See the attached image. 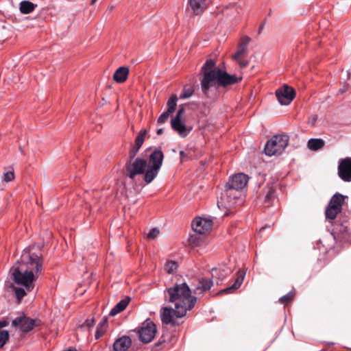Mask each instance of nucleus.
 Instances as JSON below:
<instances>
[{"mask_svg":"<svg viewBox=\"0 0 351 351\" xmlns=\"http://www.w3.org/2000/svg\"><path fill=\"white\" fill-rule=\"evenodd\" d=\"M164 159V154L159 149H155L149 155V165L145 158L137 157L134 160H126L124 174L132 180L137 176L144 175L147 184L151 183L159 173Z\"/></svg>","mask_w":351,"mask_h":351,"instance_id":"1","label":"nucleus"},{"mask_svg":"<svg viewBox=\"0 0 351 351\" xmlns=\"http://www.w3.org/2000/svg\"><path fill=\"white\" fill-rule=\"evenodd\" d=\"M164 298L166 302L174 303L176 308H186V312L191 310L197 302V298L191 295V290L186 282L167 288Z\"/></svg>","mask_w":351,"mask_h":351,"instance_id":"2","label":"nucleus"},{"mask_svg":"<svg viewBox=\"0 0 351 351\" xmlns=\"http://www.w3.org/2000/svg\"><path fill=\"white\" fill-rule=\"evenodd\" d=\"M202 76L200 79V86L202 94L205 97L211 98L210 91L212 88L217 89L218 86V78L214 60H207L201 69Z\"/></svg>","mask_w":351,"mask_h":351,"instance_id":"3","label":"nucleus"},{"mask_svg":"<svg viewBox=\"0 0 351 351\" xmlns=\"http://www.w3.org/2000/svg\"><path fill=\"white\" fill-rule=\"evenodd\" d=\"M289 136L287 134L274 135L267 141L264 152L267 156H272L281 154L289 144Z\"/></svg>","mask_w":351,"mask_h":351,"instance_id":"4","label":"nucleus"},{"mask_svg":"<svg viewBox=\"0 0 351 351\" xmlns=\"http://www.w3.org/2000/svg\"><path fill=\"white\" fill-rule=\"evenodd\" d=\"M42 266V255L31 254L29 252H25L19 262V267L27 269V272H32L34 276L41 273Z\"/></svg>","mask_w":351,"mask_h":351,"instance_id":"5","label":"nucleus"},{"mask_svg":"<svg viewBox=\"0 0 351 351\" xmlns=\"http://www.w3.org/2000/svg\"><path fill=\"white\" fill-rule=\"evenodd\" d=\"M12 278L15 283L25 287L31 291L34 287L35 276L32 272H27V269L20 267L16 265L12 268Z\"/></svg>","mask_w":351,"mask_h":351,"instance_id":"6","label":"nucleus"},{"mask_svg":"<svg viewBox=\"0 0 351 351\" xmlns=\"http://www.w3.org/2000/svg\"><path fill=\"white\" fill-rule=\"evenodd\" d=\"M135 331L138 333L141 341L144 343H148L154 338L157 328L156 324L147 319Z\"/></svg>","mask_w":351,"mask_h":351,"instance_id":"7","label":"nucleus"},{"mask_svg":"<svg viewBox=\"0 0 351 351\" xmlns=\"http://www.w3.org/2000/svg\"><path fill=\"white\" fill-rule=\"evenodd\" d=\"M186 308L173 309L171 307L165 306L160 310V318L162 324H171L176 326V323L173 320V316L177 317H183L186 315Z\"/></svg>","mask_w":351,"mask_h":351,"instance_id":"8","label":"nucleus"},{"mask_svg":"<svg viewBox=\"0 0 351 351\" xmlns=\"http://www.w3.org/2000/svg\"><path fill=\"white\" fill-rule=\"evenodd\" d=\"M276 96L281 105H289L295 97V93L293 88L284 85L276 91Z\"/></svg>","mask_w":351,"mask_h":351,"instance_id":"9","label":"nucleus"},{"mask_svg":"<svg viewBox=\"0 0 351 351\" xmlns=\"http://www.w3.org/2000/svg\"><path fill=\"white\" fill-rule=\"evenodd\" d=\"M217 73L218 78V86L226 87L228 85H232L238 83L241 80V77H237L236 75H230L226 71H222L219 68H217Z\"/></svg>","mask_w":351,"mask_h":351,"instance_id":"10","label":"nucleus"},{"mask_svg":"<svg viewBox=\"0 0 351 351\" xmlns=\"http://www.w3.org/2000/svg\"><path fill=\"white\" fill-rule=\"evenodd\" d=\"M338 176L344 182H351V158L340 160L338 165Z\"/></svg>","mask_w":351,"mask_h":351,"instance_id":"11","label":"nucleus"},{"mask_svg":"<svg viewBox=\"0 0 351 351\" xmlns=\"http://www.w3.org/2000/svg\"><path fill=\"white\" fill-rule=\"evenodd\" d=\"M248 177L247 175L239 173L231 176L226 186L234 189H243L247 184Z\"/></svg>","mask_w":351,"mask_h":351,"instance_id":"12","label":"nucleus"},{"mask_svg":"<svg viewBox=\"0 0 351 351\" xmlns=\"http://www.w3.org/2000/svg\"><path fill=\"white\" fill-rule=\"evenodd\" d=\"M229 196L228 191L225 189L221 193L220 199L217 201V206L219 208L230 210L235 206L239 205L233 196Z\"/></svg>","mask_w":351,"mask_h":351,"instance_id":"13","label":"nucleus"},{"mask_svg":"<svg viewBox=\"0 0 351 351\" xmlns=\"http://www.w3.org/2000/svg\"><path fill=\"white\" fill-rule=\"evenodd\" d=\"M213 222L211 220H207L204 218H195L192 221L193 230L200 234H204L208 231L212 226Z\"/></svg>","mask_w":351,"mask_h":351,"instance_id":"14","label":"nucleus"},{"mask_svg":"<svg viewBox=\"0 0 351 351\" xmlns=\"http://www.w3.org/2000/svg\"><path fill=\"white\" fill-rule=\"evenodd\" d=\"M172 129L176 132L182 138L186 137L192 130V128H187L181 120H171Z\"/></svg>","mask_w":351,"mask_h":351,"instance_id":"15","label":"nucleus"},{"mask_svg":"<svg viewBox=\"0 0 351 351\" xmlns=\"http://www.w3.org/2000/svg\"><path fill=\"white\" fill-rule=\"evenodd\" d=\"M132 343V339L129 336L123 335L114 341L112 351H127Z\"/></svg>","mask_w":351,"mask_h":351,"instance_id":"16","label":"nucleus"},{"mask_svg":"<svg viewBox=\"0 0 351 351\" xmlns=\"http://www.w3.org/2000/svg\"><path fill=\"white\" fill-rule=\"evenodd\" d=\"M41 324V321L38 319H32L30 317H25L23 320L22 324L20 326L21 330L23 332H29L32 330L36 326Z\"/></svg>","mask_w":351,"mask_h":351,"instance_id":"17","label":"nucleus"},{"mask_svg":"<svg viewBox=\"0 0 351 351\" xmlns=\"http://www.w3.org/2000/svg\"><path fill=\"white\" fill-rule=\"evenodd\" d=\"M189 4L195 15L202 14L206 8V0H189Z\"/></svg>","mask_w":351,"mask_h":351,"instance_id":"18","label":"nucleus"},{"mask_svg":"<svg viewBox=\"0 0 351 351\" xmlns=\"http://www.w3.org/2000/svg\"><path fill=\"white\" fill-rule=\"evenodd\" d=\"M245 276V271H239L238 277L236 279V280L234 281V282L231 286H230L226 289H221L218 293V294L232 293L234 290L239 289L243 282Z\"/></svg>","mask_w":351,"mask_h":351,"instance_id":"19","label":"nucleus"},{"mask_svg":"<svg viewBox=\"0 0 351 351\" xmlns=\"http://www.w3.org/2000/svg\"><path fill=\"white\" fill-rule=\"evenodd\" d=\"M231 269L227 267L220 268L214 267L211 269L212 277L218 279L220 281L223 280L230 273Z\"/></svg>","mask_w":351,"mask_h":351,"instance_id":"20","label":"nucleus"},{"mask_svg":"<svg viewBox=\"0 0 351 351\" xmlns=\"http://www.w3.org/2000/svg\"><path fill=\"white\" fill-rule=\"evenodd\" d=\"M128 73L129 69L128 67L121 66L115 71L113 80L117 83H123L127 80Z\"/></svg>","mask_w":351,"mask_h":351,"instance_id":"21","label":"nucleus"},{"mask_svg":"<svg viewBox=\"0 0 351 351\" xmlns=\"http://www.w3.org/2000/svg\"><path fill=\"white\" fill-rule=\"evenodd\" d=\"M346 198H347V196L337 193L331 197L328 206H331L335 209L341 211L342 205Z\"/></svg>","mask_w":351,"mask_h":351,"instance_id":"22","label":"nucleus"},{"mask_svg":"<svg viewBox=\"0 0 351 351\" xmlns=\"http://www.w3.org/2000/svg\"><path fill=\"white\" fill-rule=\"evenodd\" d=\"M213 285L212 278H201L199 279V285L196 287L195 291H207L210 289Z\"/></svg>","mask_w":351,"mask_h":351,"instance_id":"23","label":"nucleus"},{"mask_svg":"<svg viewBox=\"0 0 351 351\" xmlns=\"http://www.w3.org/2000/svg\"><path fill=\"white\" fill-rule=\"evenodd\" d=\"M130 301L129 298H126L125 299L121 300L119 301L110 311L109 315L110 316H114L119 313L120 312L123 311L126 306H128Z\"/></svg>","mask_w":351,"mask_h":351,"instance_id":"24","label":"nucleus"},{"mask_svg":"<svg viewBox=\"0 0 351 351\" xmlns=\"http://www.w3.org/2000/svg\"><path fill=\"white\" fill-rule=\"evenodd\" d=\"M325 145V141L322 138H310L307 147L310 150L317 151Z\"/></svg>","mask_w":351,"mask_h":351,"instance_id":"25","label":"nucleus"},{"mask_svg":"<svg viewBox=\"0 0 351 351\" xmlns=\"http://www.w3.org/2000/svg\"><path fill=\"white\" fill-rule=\"evenodd\" d=\"M37 7L36 4L29 1H22L20 3L19 10L23 14H29Z\"/></svg>","mask_w":351,"mask_h":351,"instance_id":"26","label":"nucleus"},{"mask_svg":"<svg viewBox=\"0 0 351 351\" xmlns=\"http://www.w3.org/2000/svg\"><path fill=\"white\" fill-rule=\"evenodd\" d=\"M225 189L228 191L229 197L231 195L233 196L234 199L239 203V204H241L243 199V193L241 189H234L231 187H228L225 186Z\"/></svg>","mask_w":351,"mask_h":351,"instance_id":"27","label":"nucleus"},{"mask_svg":"<svg viewBox=\"0 0 351 351\" xmlns=\"http://www.w3.org/2000/svg\"><path fill=\"white\" fill-rule=\"evenodd\" d=\"M178 97L176 95H172L167 101V110L168 112L173 113L177 106Z\"/></svg>","mask_w":351,"mask_h":351,"instance_id":"28","label":"nucleus"},{"mask_svg":"<svg viewBox=\"0 0 351 351\" xmlns=\"http://www.w3.org/2000/svg\"><path fill=\"white\" fill-rule=\"evenodd\" d=\"M341 212V211L339 210L338 209H335L332 206L328 205L325 211L326 217L327 219L333 220L335 219L337 214H339Z\"/></svg>","mask_w":351,"mask_h":351,"instance_id":"29","label":"nucleus"},{"mask_svg":"<svg viewBox=\"0 0 351 351\" xmlns=\"http://www.w3.org/2000/svg\"><path fill=\"white\" fill-rule=\"evenodd\" d=\"M146 134H147V131L145 130L140 131V132L138 134V135L136 136V137L135 138L134 143L132 144V145L141 148L142 145L144 143Z\"/></svg>","mask_w":351,"mask_h":351,"instance_id":"30","label":"nucleus"},{"mask_svg":"<svg viewBox=\"0 0 351 351\" xmlns=\"http://www.w3.org/2000/svg\"><path fill=\"white\" fill-rule=\"evenodd\" d=\"M195 92V89L192 86L186 87L184 86L182 93L180 95V99H185L191 97Z\"/></svg>","mask_w":351,"mask_h":351,"instance_id":"31","label":"nucleus"},{"mask_svg":"<svg viewBox=\"0 0 351 351\" xmlns=\"http://www.w3.org/2000/svg\"><path fill=\"white\" fill-rule=\"evenodd\" d=\"M177 267L178 264L173 261H168L165 265V269L169 274L174 272L177 269Z\"/></svg>","mask_w":351,"mask_h":351,"instance_id":"32","label":"nucleus"},{"mask_svg":"<svg viewBox=\"0 0 351 351\" xmlns=\"http://www.w3.org/2000/svg\"><path fill=\"white\" fill-rule=\"evenodd\" d=\"M247 48L239 44L237 52L232 56L234 60H239L240 57L247 53Z\"/></svg>","mask_w":351,"mask_h":351,"instance_id":"33","label":"nucleus"},{"mask_svg":"<svg viewBox=\"0 0 351 351\" xmlns=\"http://www.w3.org/2000/svg\"><path fill=\"white\" fill-rule=\"evenodd\" d=\"M10 334L8 330H2L0 332V349L3 347V346L7 343L9 340Z\"/></svg>","mask_w":351,"mask_h":351,"instance_id":"34","label":"nucleus"},{"mask_svg":"<svg viewBox=\"0 0 351 351\" xmlns=\"http://www.w3.org/2000/svg\"><path fill=\"white\" fill-rule=\"evenodd\" d=\"M229 10H232V16H235L239 13V7L237 4H229L223 9V13L225 14H229Z\"/></svg>","mask_w":351,"mask_h":351,"instance_id":"35","label":"nucleus"},{"mask_svg":"<svg viewBox=\"0 0 351 351\" xmlns=\"http://www.w3.org/2000/svg\"><path fill=\"white\" fill-rule=\"evenodd\" d=\"M107 321L106 319H104L102 322H101L97 327V330L95 335V339H98L103 335L104 330L102 328L106 324Z\"/></svg>","mask_w":351,"mask_h":351,"instance_id":"36","label":"nucleus"},{"mask_svg":"<svg viewBox=\"0 0 351 351\" xmlns=\"http://www.w3.org/2000/svg\"><path fill=\"white\" fill-rule=\"evenodd\" d=\"M15 295L19 302L21 301L23 297L26 295V292L24 289L20 287H15L14 289Z\"/></svg>","mask_w":351,"mask_h":351,"instance_id":"37","label":"nucleus"},{"mask_svg":"<svg viewBox=\"0 0 351 351\" xmlns=\"http://www.w3.org/2000/svg\"><path fill=\"white\" fill-rule=\"evenodd\" d=\"M293 295H294V293L291 291L289 292L287 294L280 297L279 298V301L281 303L287 304L293 300Z\"/></svg>","mask_w":351,"mask_h":351,"instance_id":"38","label":"nucleus"},{"mask_svg":"<svg viewBox=\"0 0 351 351\" xmlns=\"http://www.w3.org/2000/svg\"><path fill=\"white\" fill-rule=\"evenodd\" d=\"M141 148L139 147H137L136 146H134V145H131V148L129 151V156H128V158H127V160H134L136 157V154L138 152L139 149Z\"/></svg>","mask_w":351,"mask_h":351,"instance_id":"39","label":"nucleus"},{"mask_svg":"<svg viewBox=\"0 0 351 351\" xmlns=\"http://www.w3.org/2000/svg\"><path fill=\"white\" fill-rule=\"evenodd\" d=\"M95 325L94 319H87L84 321V322L81 325V328L90 329L93 327Z\"/></svg>","mask_w":351,"mask_h":351,"instance_id":"40","label":"nucleus"},{"mask_svg":"<svg viewBox=\"0 0 351 351\" xmlns=\"http://www.w3.org/2000/svg\"><path fill=\"white\" fill-rule=\"evenodd\" d=\"M170 114L171 113L168 112L167 111H165L163 113H162L158 119V123L162 124L165 123L167 121Z\"/></svg>","mask_w":351,"mask_h":351,"instance_id":"41","label":"nucleus"},{"mask_svg":"<svg viewBox=\"0 0 351 351\" xmlns=\"http://www.w3.org/2000/svg\"><path fill=\"white\" fill-rule=\"evenodd\" d=\"M159 233L160 231L157 228H153L149 230V233L147 234V237L149 239H154L158 237Z\"/></svg>","mask_w":351,"mask_h":351,"instance_id":"42","label":"nucleus"},{"mask_svg":"<svg viewBox=\"0 0 351 351\" xmlns=\"http://www.w3.org/2000/svg\"><path fill=\"white\" fill-rule=\"evenodd\" d=\"M14 172L12 171H7L5 173H4L3 174V180L5 182H11L14 180Z\"/></svg>","mask_w":351,"mask_h":351,"instance_id":"43","label":"nucleus"},{"mask_svg":"<svg viewBox=\"0 0 351 351\" xmlns=\"http://www.w3.org/2000/svg\"><path fill=\"white\" fill-rule=\"evenodd\" d=\"M184 107L183 105L180 106L176 117L173 118L171 120H181L182 114L184 112Z\"/></svg>","mask_w":351,"mask_h":351,"instance_id":"44","label":"nucleus"},{"mask_svg":"<svg viewBox=\"0 0 351 351\" xmlns=\"http://www.w3.org/2000/svg\"><path fill=\"white\" fill-rule=\"evenodd\" d=\"M24 317H17L12 321V324L14 327L21 326L22 324Z\"/></svg>","mask_w":351,"mask_h":351,"instance_id":"45","label":"nucleus"},{"mask_svg":"<svg viewBox=\"0 0 351 351\" xmlns=\"http://www.w3.org/2000/svg\"><path fill=\"white\" fill-rule=\"evenodd\" d=\"M250 40H251V38L250 37L243 36V37H242V38L239 44L247 48V45H249Z\"/></svg>","mask_w":351,"mask_h":351,"instance_id":"46","label":"nucleus"},{"mask_svg":"<svg viewBox=\"0 0 351 351\" xmlns=\"http://www.w3.org/2000/svg\"><path fill=\"white\" fill-rule=\"evenodd\" d=\"M250 40H251V38L250 37L243 36V37H242V38L239 44L247 48V45H249Z\"/></svg>","mask_w":351,"mask_h":351,"instance_id":"47","label":"nucleus"},{"mask_svg":"<svg viewBox=\"0 0 351 351\" xmlns=\"http://www.w3.org/2000/svg\"><path fill=\"white\" fill-rule=\"evenodd\" d=\"M274 193L275 192L273 189H269L265 196V202H269L271 199H272L274 197Z\"/></svg>","mask_w":351,"mask_h":351,"instance_id":"48","label":"nucleus"},{"mask_svg":"<svg viewBox=\"0 0 351 351\" xmlns=\"http://www.w3.org/2000/svg\"><path fill=\"white\" fill-rule=\"evenodd\" d=\"M317 118H318V116L317 114L311 115L309 117L308 121V125H315V123H316V121L317 120Z\"/></svg>","mask_w":351,"mask_h":351,"instance_id":"49","label":"nucleus"},{"mask_svg":"<svg viewBox=\"0 0 351 351\" xmlns=\"http://www.w3.org/2000/svg\"><path fill=\"white\" fill-rule=\"evenodd\" d=\"M336 230L340 232H347L348 228L343 224H337L336 226Z\"/></svg>","mask_w":351,"mask_h":351,"instance_id":"50","label":"nucleus"},{"mask_svg":"<svg viewBox=\"0 0 351 351\" xmlns=\"http://www.w3.org/2000/svg\"><path fill=\"white\" fill-rule=\"evenodd\" d=\"M237 61L239 62L241 68H245L248 64V61L241 60H240V58L239 59V60Z\"/></svg>","mask_w":351,"mask_h":351,"instance_id":"51","label":"nucleus"},{"mask_svg":"<svg viewBox=\"0 0 351 351\" xmlns=\"http://www.w3.org/2000/svg\"><path fill=\"white\" fill-rule=\"evenodd\" d=\"M166 340L165 339L164 335L160 338V339L155 343L156 346H159L162 345L164 342H165Z\"/></svg>","mask_w":351,"mask_h":351,"instance_id":"52","label":"nucleus"},{"mask_svg":"<svg viewBox=\"0 0 351 351\" xmlns=\"http://www.w3.org/2000/svg\"><path fill=\"white\" fill-rule=\"evenodd\" d=\"M8 325V322L6 320H0V329L6 327Z\"/></svg>","mask_w":351,"mask_h":351,"instance_id":"53","label":"nucleus"},{"mask_svg":"<svg viewBox=\"0 0 351 351\" xmlns=\"http://www.w3.org/2000/svg\"><path fill=\"white\" fill-rule=\"evenodd\" d=\"M179 154L181 160H184V158L186 156V154L184 151H180Z\"/></svg>","mask_w":351,"mask_h":351,"instance_id":"54","label":"nucleus"},{"mask_svg":"<svg viewBox=\"0 0 351 351\" xmlns=\"http://www.w3.org/2000/svg\"><path fill=\"white\" fill-rule=\"evenodd\" d=\"M163 133V129L162 128H159L156 130V134L158 135H161Z\"/></svg>","mask_w":351,"mask_h":351,"instance_id":"55","label":"nucleus"},{"mask_svg":"<svg viewBox=\"0 0 351 351\" xmlns=\"http://www.w3.org/2000/svg\"><path fill=\"white\" fill-rule=\"evenodd\" d=\"M263 26H264L263 24L260 25L259 29H258V33H261V32L262 31V29L263 28Z\"/></svg>","mask_w":351,"mask_h":351,"instance_id":"56","label":"nucleus"},{"mask_svg":"<svg viewBox=\"0 0 351 351\" xmlns=\"http://www.w3.org/2000/svg\"><path fill=\"white\" fill-rule=\"evenodd\" d=\"M63 351H76V350L72 349V348H69L68 350H63Z\"/></svg>","mask_w":351,"mask_h":351,"instance_id":"57","label":"nucleus"},{"mask_svg":"<svg viewBox=\"0 0 351 351\" xmlns=\"http://www.w3.org/2000/svg\"><path fill=\"white\" fill-rule=\"evenodd\" d=\"M97 0H91V4H93L96 2Z\"/></svg>","mask_w":351,"mask_h":351,"instance_id":"58","label":"nucleus"}]
</instances>
